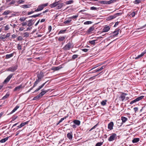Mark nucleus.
Masks as SVG:
<instances>
[{
	"label": "nucleus",
	"instance_id": "1",
	"mask_svg": "<svg viewBox=\"0 0 146 146\" xmlns=\"http://www.w3.org/2000/svg\"><path fill=\"white\" fill-rule=\"evenodd\" d=\"M48 5V3L40 5L38 6V8L37 9L35 10V11L38 12L41 11L42 10L44 7L47 6Z\"/></svg>",
	"mask_w": 146,
	"mask_h": 146
},
{
	"label": "nucleus",
	"instance_id": "2",
	"mask_svg": "<svg viewBox=\"0 0 146 146\" xmlns=\"http://www.w3.org/2000/svg\"><path fill=\"white\" fill-rule=\"evenodd\" d=\"M72 45V43L68 42L63 47V49L64 50H68L71 48Z\"/></svg>",
	"mask_w": 146,
	"mask_h": 146
},
{
	"label": "nucleus",
	"instance_id": "3",
	"mask_svg": "<svg viewBox=\"0 0 146 146\" xmlns=\"http://www.w3.org/2000/svg\"><path fill=\"white\" fill-rule=\"evenodd\" d=\"M117 139V135L116 134L112 133L108 139V140L110 141H113Z\"/></svg>",
	"mask_w": 146,
	"mask_h": 146
},
{
	"label": "nucleus",
	"instance_id": "4",
	"mask_svg": "<svg viewBox=\"0 0 146 146\" xmlns=\"http://www.w3.org/2000/svg\"><path fill=\"white\" fill-rule=\"evenodd\" d=\"M18 66L15 65L14 66H12L10 67L7 69V71H11L12 72H14L17 69Z\"/></svg>",
	"mask_w": 146,
	"mask_h": 146
},
{
	"label": "nucleus",
	"instance_id": "5",
	"mask_svg": "<svg viewBox=\"0 0 146 146\" xmlns=\"http://www.w3.org/2000/svg\"><path fill=\"white\" fill-rule=\"evenodd\" d=\"M144 97V96H141L139 97H138L137 98L131 101L130 102V104H133V103H135V102H138V101H139L140 100L142 99Z\"/></svg>",
	"mask_w": 146,
	"mask_h": 146
},
{
	"label": "nucleus",
	"instance_id": "6",
	"mask_svg": "<svg viewBox=\"0 0 146 146\" xmlns=\"http://www.w3.org/2000/svg\"><path fill=\"white\" fill-rule=\"evenodd\" d=\"M10 28L9 25H6L5 24L2 27L1 29V32L2 30H3L4 31H7Z\"/></svg>",
	"mask_w": 146,
	"mask_h": 146
},
{
	"label": "nucleus",
	"instance_id": "7",
	"mask_svg": "<svg viewBox=\"0 0 146 146\" xmlns=\"http://www.w3.org/2000/svg\"><path fill=\"white\" fill-rule=\"evenodd\" d=\"M110 26L107 25H105L103 29V31L101 33H102L103 32H108L110 29Z\"/></svg>",
	"mask_w": 146,
	"mask_h": 146
},
{
	"label": "nucleus",
	"instance_id": "8",
	"mask_svg": "<svg viewBox=\"0 0 146 146\" xmlns=\"http://www.w3.org/2000/svg\"><path fill=\"white\" fill-rule=\"evenodd\" d=\"M48 81H47L45 82V83L39 86L38 88H37L34 92H36L39 91V90H40V89H41L44 86L45 84Z\"/></svg>",
	"mask_w": 146,
	"mask_h": 146
},
{
	"label": "nucleus",
	"instance_id": "9",
	"mask_svg": "<svg viewBox=\"0 0 146 146\" xmlns=\"http://www.w3.org/2000/svg\"><path fill=\"white\" fill-rule=\"evenodd\" d=\"M60 1L56 2L50 4L49 6L51 8H53L57 6L58 3H60Z\"/></svg>",
	"mask_w": 146,
	"mask_h": 146
},
{
	"label": "nucleus",
	"instance_id": "10",
	"mask_svg": "<svg viewBox=\"0 0 146 146\" xmlns=\"http://www.w3.org/2000/svg\"><path fill=\"white\" fill-rule=\"evenodd\" d=\"M13 74H10L5 79L4 82V83H7L8 82L10 79L12 77Z\"/></svg>",
	"mask_w": 146,
	"mask_h": 146
},
{
	"label": "nucleus",
	"instance_id": "11",
	"mask_svg": "<svg viewBox=\"0 0 146 146\" xmlns=\"http://www.w3.org/2000/svg\"><path fill=\"white\" fill-rule=\"evenodd\" d=\"M113 122L112 121L110 122L108 124V129L111 130L113 129Z\"/></svg>",
	"mask_w": 146,
	"mask_h": 146
},
{
	"label": "nucleus",
	"instance_id": "12",
	"mask_svg": "<svg viewBox=\"0 0 146 146\" xmlns=\"http://www.w3.org/2000/svg\"><path fill=\"white\" fill-rule=\"evenodd\" d=\"M67 138L70 140H71L72 139V132H71L68 133L67 135Z\"/></svg>",
	"mask_w": 146,
	"mask_h": 146
},
{
	"label": "nucleus",
	"instance_id": "13",
	"mask_svg": "<svg viewBox=\"0 0 146 146\" xmlns=\"http://www.w3.org/2000/svg\"><path fill=\"white\" fill-rule=\"evenodd\" d=\"M64 5V4L63 3H58L57 6L56 7V8L57 9H61L62 7Z\"/></svg>",
	"mask_w": 146,
	"mask_h": 146
},
{
	"label": "nucleus",
	"instance_id": "14",
	"mask_svg": "<svg viewBox=\"0 0 146 146\" xmlns=\"http://www.w3.org/2000/svg\"><path fill=\"white\" fill-rule=\"evenodd\" d=\"M44 76L43 73L40 72V73L37 75V77L38 78L41 80Z\"/></svg>",
	"mask_w": 146,
	"mask_h": 146
},
{
	"label": "nucleus",
	"instance_id": "15",
	"mask_svg": "<svg viewBox=\"0 0 146 146\" xmlns=\"http://www.w3.org/2000/svg\"><path fill=\"white\" fill-rule=\"evenodd\" d=\"M23 86L22 84H21L19 86L16 87L14 90V91H16L17 90H19L20 89L22 88Z\"/></svg>",
	"mask_w": 146,
	"mask_h": 146
},
{
	"label": "nucleus",
	"instance_id": "16",
	"mask_svg": "<svg viewBox=\"0 0 146 146\" xmlns=\"http://www.w3.org/2000/svg\"><path fill=\"white\" fill-rule=\"evenodd\" d=\"M127 94L126 93H123L120 96V98L121 99L122 101H123L125 98V96L127 95Z\"/></svg>",
	"mask_w": 146,
	"mask_h": 146
},
{
	"label": "nucleus",
	"instance_id": "17",
	"mask_svg": "<svg viewBox=\"0 0 146 146\" xmlns=\"http://www.w3.org/2000/svg\"><path fill=\"white\" fill-rule=\"evenodd\" d=\"M94 30V28L93 26L90 27L87 31V33L90 34Z\"/></svg>",
	"mask_w": 146,
	"mask_h": 146
},
{
	"label": "nucleus",
	"instance_id": "18",
	"mask_svg": "<svg viewBox=\"0 0 146 146\" xmlns=\"http://www.w3.org/2000/svg\"><path fill=\"white\" fill-rule=\"evenodd\" d=\"M62 68V67L60 66H58L56 67H53L52 70H54V71H57L58 70H60L61 68Z\"/></svg>",
	"mask_w": 146,
	"mask_h": 146
},
{
	"label": "nucleus",
	"instance_id": "19",
	"mask_svg": "<svg viewBox=\"0 0 146 146\" xmlns=\"http://www.w3.org/2000/svg\"><path fill=\"white\" fill-rule=\"evenodd\" d=\"M146 53V51H145L144 52H142L141 53V54L139 55H138L135 58V59H138L142 57L143 56L144 54Z\"/></svg>",
	"mask_w": 146,
	"mask_h": 146
},
{
	"label": "nucleus",
	"instance_id": "20",
	"mask_svg": "<svg viewBox=\"0 0 146 146\" xmlns=\"http://www.w3.org/2000/svg\"><path fill=\"white\" fill-rule=\"evenodd\" d=\"M73 122L74 124L77 125L78 126L80 124V122L79 120H75Z\"/></svg>",
	"mask_w": 146,
	"mask_h": 146
},
{
	"label": "nucleus",
	"instance_id": "21",
	"mask_svg": "<svg viewBox=\"0 0 146 146\" xmlns=\"http://www.w3.org/2000/svg\"><path fill=\"white\" fill-rule=\"evenodd\" d=\"M140 139L138 138H134L132 141V142L133 143H136L138 142L139 141Z\"/></svg>",
	"mask_w": 146,
	"mask_h": 146
},
{
	"label": "nucleus",
	"instance_id": "22",
	"mask_svg": "<svg viewBox=\"0 0 146 146\" xmlns=\"http://www.w3.org/2000/svg\"><path fill=\"white\" fill-rule=\"evenodd\" d=\"M119 29H116L115 31L113 32V34L114 36H116L119 34Z\"/></svg>",
	"mask_w": 146,
	"mask_h": 146
},
{
	"label": "nucleus",
	"instance_id": "23",
	"mask_svg": "<svg viewBox=\"0 0 146 146\" xmlns=\"http://www.w3.org/2000/svg\"><path fill=\"white\" fill-rule=\"evenodd\" d=\"M121 119L122 120V122L123 123L125 122L128 120L127 118L124 117H122Z\"/></svg>",
	"mask_w": 146,
	"mask_h": 146
},
{
	"label": "nucleus",
	"instance_id": "24",
	"mask_svg": "<svg viewBox=\"0 0 146 146\" xmlns=\"http://www.w3.org/2000/svg\"><path fill=\"white\" fill-rule=\"evenodd\" d=\"M31 5L29 4H25L21 6V7L23 8H28L30 7Z\"/></svg>",
	"mask_w": 146,
	"mask_h": 146
},
{
	"label": "nucleus",
	"instance_id": "25",
	"mask_svg": "<svg viewBox=\"0 0 146 146\" xmlns=\"http://www.w3.org/2000/svg\"><path fill=\"white\" fill-rule=\"evenodd\" d=\"M13 56V53H12L10 54H7L6 55V58L7 59L9 58L12 57Z\"/></svg>",
	"mask_w": 146,
	"mask_h": 146
},
{
	"label": "nucleus",
	"instance_id": "26",
	"mask_svg": "<svg viewBox=\"0 0 146 146\" xmlns=\"http://www.w3.org/2000/svg\"><path fill=\"white\" fill-rule=\"evenodd\" d=\"M46 92L44 91H42L38 94V95L39 96L40 98H41L43 95H44L46 93Z\"/></svg>",
	"mask_w": 146,
	"mask_h": 146
},
{
	"label": "nucleus",
	"instance_id": "27",
	"mask_svg": "<svg viewBox=\"0 0 146 146\" xmlns=\"http://www.w3.org/2000/svg\"><path fill=\"white\" fill-rule=\"evenodd\" d=\"M19 106H17L14 109L10 112V114H12L18 108H19Z\"/></svg>",
	"mask_w": 146,
	"mask_h": 146
},
{
	"label": "nucleus",
	"instance_id": "28",
	"mask_svg": "<svg viewBox=\"0 0 146 146\" xmlns=\"http://www.w3.org/2000/svg\"><path fill=\"white\" fill-rule=\"evenodd\" d=\"M19 106H17L14 109L10 112V114H12L18 108H19Z\"/></svg>",
	"mask_w": 146,
	"mask_h": 146
},
{
	"label": "nucleus",
	"instance_id": "29",
	"mask_svg": "<svg viewBox=\"0 0 146 146\" xmlns=\"http://www.w3.org/2000/svg\"><path fill=\"white\" fill-rule=\"evenodd\" d=\"M10 95V94L9 93L7 92L6 94L2 98V100H4L7 98V97H8Z\"/></svg>",
	"mask_w": 146,
	"mask_h": 146
},
{
	"label": "nucleus",
	"instance_id": "30",
	"mask_svg": "<svg viewBox=\"0 0 146 146\" xmlns=\"http://www.w3.org/2000/svg\"><path fill=\"white\" fill-rule=\"evenodd\" d=\"M9 138V137H7L6 138L2 139L1 140V143H3L6 142Z\"/></svg>",
	"mask_w": 146,
	"mask_h": 146
},
{
	"label": "nucleus",
	"instance_id": "31",
	"mask_svg": "<svg viewBox=\"0 0 146 146\" xmlns=\"http://www.w3.org/2000/svg\"><path fill=\"white\" fill-rule=\"evenodd\" d=\"M66 37V36L60 37L59 38L58 40L59 41H62Z\"/></svg>",
	"mask_w": 146,
	"mask_h": 146
},
{
	"label": "nucleus",
	"instance_id": "32",
	"mask_svg": "<svg viewBox=\"0 0 146 146\" xmlns=\"http://www.w3.org/2000/svg\"><path fill=\"white\" fill-rule=\"evenodd\" d=\"M7 39V38L6 37L5 35L1 36V39H2L3 40H6Z\"/></svg>",
	"mask_w": 146,
	"mask_h": 146
},
{
	"label": "nucleus",
	"instance_id": "33",
	"mask_svg": "<svg viewBox=\"0 0 146 146\" xmlns=\"http://www.w3.org/2000/svg\"><path fill=\"white\" fill-rule=\"evenodd\" d=\"M74 1L73 0H69L67 1H66L65 2V3L66 5H68L71 4L73 3Z\"/></svg>",
	"mask_w": 146,
	"mask_h": 146
},
{
	"label": "nucleus",
	"instance_id": "34",
	"mask_svg": "<svg viewBox=\"0 0 146 146\" xmlns=\"http://www.w3.org/2000/svg\"><path fill=\"white\" fill-rule=\"evenodd\" d=\"M10 12V11L9 10L6 11L3 13L2 14L3 15H7Z\"/></svg>",
	"mask_w": 146,
	"mask_h": 146
},
{
	"label": "nucleus",
	"instance_id": "35",
	"mask_svg": "<svg viewBox=\"0 0 146 146\" xmlns=\"http://www.w3.org/2000/svg\"><path fill=\"white\" fill-rule=\"evenodd\" d=\"M67 117V116H65L63 118H61V119L58 121V124L61 122L63 120L66 119Z\"/></svg>",
	"mask_w": 146,
	"mask_h": 146
},
{
	"label": "nucleus",
	"instance_id": "36",
	"mask_svg": "<svg viewBox=\"0 0 146 146\" xmlns=\"http://www.w3.org/2000/svg\"><path fill=\"white\" fill-rule=\"evenodd\" d=\"M116 17L115 15H111L109 17L108 19H109V20H111L113 19H114Z\"/></svg>",
	"mask_w": 146,
	"mask_h": 146
},
{
	"label": "nucleus",
	"instance_id": "37",
	"mask_svg": "<svg viewBox=\"0 0 146 146\" xmlns=\"http://www.w3.org/2000/svg\"><path fill=\"white\" fill-rule=\"evenodd\" d=\"M71 20H68L65 21L64 22V24H68L71 21Z\"/></svg>",
	"mask_w": 146,
	"mask_h": 146
},
{
	"label": "nucleus",
	"instance_id": "38",
	"mask_svg": "<svg viewBox=\"0 0 146 146\" xmlns=\"http://www.w3.org/2000/svg\"><path fill=\"white\" fill-rule=\"evenodd\" d=\"M107 102V100H105L104 101H103L101 102V104L103 106H105L106 104V102Z\"/></svg>",
	"mask_w": 146,
	"mask_h": 146
},
{
	"label": "nucleus",
	"instance_id": "39",
	"mask_svg": "<svg viewBox=\"0 0 146 146\" xmlns=\"http://www.w3.org/2000/svg\"><path fill=\"white\" fill-rule=\"evenodd\" d=\"M115 1L114 0H110V1H107V4H110L111 3H113Z\"/></svg>",
	"mask_w": 146,
	"mask_h": 146
},
{
	"label": "nucleus",
	"instance_id": "40",
	"mask_svg": "<svg viewBox=\"0 0 146 146\" xmlns=\"http://www.w3.org/2000/svg\"><path fill=\"white\" fill-rule=\"evenodd\" d=\"M66 31V29H65L64 30H61L58 33V34H63L65 33Z\"/></svg>",
	"mask_w": 146,
	"mask_h": 146
},
{
	"label": "nucleus",
	"instance_id": "41",
	"mask_svg": "<svg viewBox=\"0 0 146 146\" xmlns=\"http://www.w3.org/2000/svg\"><path fill=\"white\" fill-rule=\"evenodd\" d=\"M29 122V121H27L26 122L22 123L21 124V126H22V127L24 125H25L26 124H27Z\"/></svg>",
	"mask_w": 146,
	"mask_h": 146
},
{
	"label": "nucleus",
	"instance_id": "42",
	"mask_svg": "<svg viewBox=\"0 0 146 146\" xmlns=\"http://www.w3.org/2000/svg\"><path fill=\"white\" fill-rule=\"evenodd\" d=\"M141 2V0H135L133 3L135 4H138L140 3Z\"/></svg>",
	"mask_w": 146,
	"mask_h": 146
},
{
	"label": "nucleus",
	"instance_id": "43",
	"mask_svg": "<svg viewBox=\"0 0 146 146\" xmlns=\"http://www.w3.org/2000/svg\"><path fill=\"white\" fill-rule=\"evenodd\" d=\"M78 17V15H75L69 18V19H75Z\"/></svg>",
	"mask_w": 146,
	"mask_h": 146
},
{
	"label": "nucleus",
	"instance_id": "44",
	"mask_svg": "<svg viewBox=\"0 0 146 146\" xmlns=\"http://www.w3.org/2000/svg\"><path fill=\"white\" fill-rule=\"evenodd\" d=\"M96 40H94L91 41H89V42L90 43L92 44H94L95 42L96 41Z\"/></svg>",
	"mask_w": 146,
	"mask_h": 146
},
{
	"label": "nucleus",
	"instance_id": "45",
	"mask_svg": "<svg viewBox=\"0 0 146 146\" xmlns=\"http://www.w3.org/2000/svg\"><path fill=\"white\" fill-rule=\"evenodd\" d=\"M40 98V97L38 95L37 96L35 97H34L33 100H37V99H39Z\"/></svg>",
	"mask_w": 146,
	"mask_h": 146
},
{
	"label": "nucleus",
	"instance_id": "46",
	"mask_svg": "<svg viewBox=\"0 0 146 146\" xmlns=\"http://www.w3.org/2000/svg\"><path fill=\"white\" fill-rule=\"evenodd\" d=\"M105 66H103L102 67H101L100 68H98V72L102 70L104 68H105Z\"/></svg>",
	"mask_w": 146,
	"mask_h": 146
},
{
	"label": "nucleus",
	"instance_id": "47",
	"mask_svg": "<svg viewBox=\"0 0 146 146\" xmlns=\"http://www.w3.org/2000/svg\"><path fill=\"white\" fill-rule=\"evenodd\" d=\"M103 142H98L96 144V146H101L103 144Z\"/></svg>",
	"mask_w": 146,
	"mask_h": 146
},
{
	"label": "nucleus",
	"instance_id": "48",
	"mask_svg": "<svg viewBox=\"0 0 146 146\" xmlns=\"http://www.w3.org/2000/svg\"><path fill=\"white\" fill-rule=\"evenodd\" d=\"M92 23V22L91 21H87L85 22L84 23L85 25H89L91 24Z\"/></svg>",
	"mask_w": 146,
	"mask_h": 146
},
{
	"label": "nucleus",
	"instance_id": "49",
	"mask_svg": "<svg viewBox=\"0 0 146 146\" xmlns=\"http://www.w3.org/2000/svg\"><path fill=\"white\" fill-rule=\"evenodd\" d=\"M78 55L74 54L72 56V58L73 60H74L77 58L78 57Z\"/></svg>",
	"mask_w": 146,
	"mask_h": 146
},
{
	"label": "nucleus",
	"instance_id": "50",
	"mask_svg": "<svg viewBox=\"0 0 146 146\" xmlns=\"http://www.w3.org/2000/svg\"><path fill=\"white\" fill-rule=\"evenodd\" d=\"M24 37H28L29 36V34L27 32H26L24 33Z\"/></svg>",
	"mask_w": 146,
	"mask_h": 146
},
{
	"label": "nucleus",
	"instance_id": "51",
	"mask_svg": "<svg viewBox=\"0 0 146 146\" xmlns=\"http://www.w3.org/2000/svg\"><path fill=\"white\" fill-rule=\"evenodd\" d=\"M98 8L94 7H90V10H96Z\"/></svg>",
	"mask_w": 146,
	"mask_h": 146
},
{
	"label": "nucleus",
	"instance_id": "52",
	"mask_svg": "<svg viewBox=\"0 0 146 146\" xmlns=\"http://www.w3.org/2000/svg\"><path fill=\"white\" fill-rule=\"evenodd\" d=\"M17 39L18 41H21L23 40V38L22 36H19L18 37Z\"/></svg>",
	"mask_w": 146,
	"mask_h": 146
},
{
	"label": "nucleus",
	"instance_id": "53",
	"mask_svg": "<svg viewBox=\"0 0 146 146\" xmlns=\"http://www.w3.org/2000/svg\"><path fill=\"white\" fill-rule=\"evenodd\" d=\"M100 3L104 4H107V1H100Z\"/></svg>",
	"mask_w": 146,
	"mask_h": 146
},
{
	"label": "nucleus",
	"instance_id": "54",
	"mask_svg": "<svg viewBox=\"0 0 146 146\" xmlns=\"http://www.w3.org/2000/svg\"><path fill=\"white\" fill-rule=\"evenodd\" d=\"M122 14V13H117L115 14V15L116 17L117 16L121 15Z\"/></svg>",
	"mask_w": 146,
	"mask_h": 146
},
{
	"label": "nucleus",
	"instance_id": "55",
	"mask_svg": "<svg viewBox=\"0 0 146 146\" xmlns=\"http://www.w3.org/2000/svg\"><path fill=\"white\" fill-rule=\"evenodd\" d=\"M41 14V13H40V14H38L34 15H33V17L36 18V17L39 16V15H40Z\"/></svg>",
	"mask_w": 146,
	"mask_h": 146
},
{
	"label": "nucleus",
	"instance_id": "56",
	"mask_svg": "<svg viewBox=\"0 0 146 146\" xmlns=\"http://www.w3.org/2000/svg\"><path fill=\"white\" fill-rule=\"evenodd\" d=\"M98 125V123L96 124L92 128H91L90 129V130L89 131H92V130H93V129L96 128V127Z\"/></svg>",
	"mask_w": 146,
	"mask_h": 146
},
{
	"label": "nucleus",
	"instance_id": "57",
	"mask_svg": "<svg viewBox=\"0 0 146 146\" xmlns=\"http://www.w3.org/2000/svg\"><path fill=\"white\" fill-rule=\"evenodd\" d=\"M26 18L24 17H21L20 19V20L21 21H25L26 20Z\"/></svg>",
	"mask_w": 146,
	"mask_h": 146
},
{
	"label": "nucleus",
	"instance_id": "58",
	"mask_svg": "<svg viewBox=\"0 0 146 146\" xmlns=\"http://www.w3.org/2000/svg\"><path fill=\"white\" fill-rule=\"evenodd\" d=\"M24 1V0H19L17 1V3L19 4H21Z\"/></svg>",
	"mask_w": 146,
	"mask_h": 146
},
{
	"label": "nucleus",
	"instance_id": "59",
	"mask_svg": "<svg viewBox=\"0 0 146 146\" xmlns=\"http://www.w3.org/2000/svg\"><path fill=\"white\" fill-rule=\"evenodd\" d=\"M83 51H84L85 52H87L88 50V49H86V48H83V49H81Z\"/></svg>",
	"mask_w": 146,
	"mask_h": 146
},
{
	"label": "nucleus",
	"instance_id": "60",
	"mask_svg": "<svg viewBox=\"0 0 146 146\" xmlns=\"http://www.w3.org/2000/svg\"><path fill=\"white\" fill-rule=\"evenodd\" d=\"M52 28L51 26H49L48 27V32L50 33L52 30Z\"/></svg>",
	"mask_w": 146,
	"mask_h": 146
},
{
	"label": "nucleus",
	"instance_id": "61",
	"mask_svg": "<svg viewBox=\"0 0 146 146\" xmlns=\"http://www.w3.org/2000/svg\"><path fill=\"white\" fill-rule=\"evenodd\" d=\"M17 48L18 50H21V46L19 44H18Z\"/></svg>",
	"mask_w": 146,
	"mask_h": 146
},
{
	"label": "nucleus",
	"instance_id": "62",
	"mask_svg": "<svg viewBox=\"0 0 146 146\" xmlns=\"http://www.w3.org/2000/svg\"><path fill=\"white\" fill-rule=\"evenodd\" d=\"M11 34L10 33H7L6 35H5V36L6 37H7V38L9 37L10 36Z\"/></svg>",
	"mask_w": 146,
	"mask_h": 146
},
{
	"label": "nucleus",
	"instance_id": "63",
	"mask_svg": "<svg viewBox=\"0 0 146 146\" xmlns=\"http://www.w3.org/2000/svg\"><path fill=\"white\" fill-rule=\"evenodd\" d=\"M27 24V23L26 22H23L21 23V25L22 26H24L26 25Z\"/></svg>",
	"mask_w": 146,
	"mask_h": 146
},
{
	"label": "nucleus",
	"instance_id": "64",
	"mask_svg": "<svg viewBox=\"0 0 146 146\" xmlns=\"http://www.w3.org/2000/svg\"><path fill=\"white\" fill-rule=\"evenodd\" d=\"M135 14V12H133L131 14V15L132 17H134Z\"/></svg>",
	"mask_w": 146,
	"mask_h": 146
}]
</instances>
